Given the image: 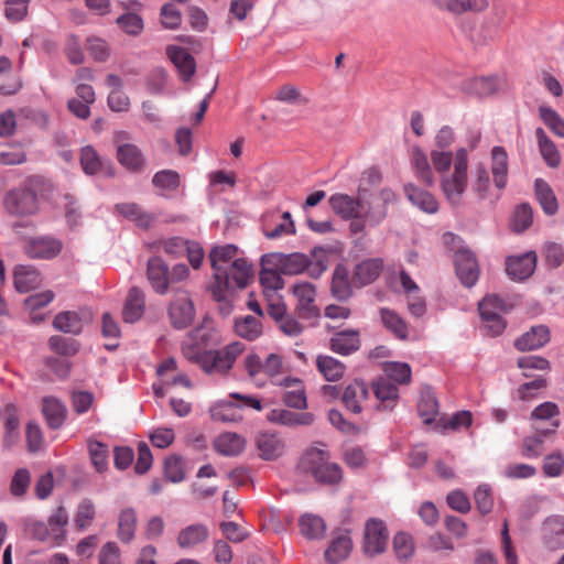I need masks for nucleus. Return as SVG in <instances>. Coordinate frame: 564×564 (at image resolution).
Masks as SVG:
<instances>
[{"label": "nucleus", "instance_id": "1", "mask_svg": "<svg viewBox=\"0 0 564 564\" xmlns=\"http://www.w3.org/2000/svg\"><path fill=\"white\" fill-rule=\"evenodd\" d=\"M397 200L395 193L389 188H381L372 193L359 187L356 196L344 193L333 194L329 206L333 212L344 220H350L349 229L354 235L364 234L366 227H378L388 216V207Z\"/></svg>", "mask_w": 564, "mask_h": 564}, {"label": "nucleus", "instance_id": "2", "mask_svg": "<svg viewBox=\"0 0 564 564\" xmlns=\"http://www.w3.org/2000/svg\"><path fill=\"white\" fill-rule=\"evenodd\" d=\"M238 248L235 245L215 247L209 253L215 284L212 292L217 301L226 299L230 289H243L252 275V265L243 258H237Z\"/></svg>", "mask_w": 564, "mask_h": 564}, {"label": "nucleus", "instance_id": "3", "mask_svg": "<svg viewBox=\"0 0 564 564\" xmlns=\"http://www.w3.org/2000/svg\"><path fill=\"white\" fill-rule=\"evenodd\" d=\"M454 161L455 154L449 150H432L430 159L419 147H414L411 152L414 175L426 186H433L435 183L433 171L442 176L449 172Z\"/></svg>", "mask_w": 564, "mask_h": 564}, {"label": "nucleus", "instance_id": "4", "mask_svg": "<svg viewBox=\"0 0 564 564\" xmlns=\"http://www.w3.org/2000/svg\"><path fill=\"white\" fill-rule=\"evenodd\" d=\"M299 468L302 473L310 475L314 480L322 485H337L343 479V469L330 460L329 453L312 447L302 456Z\"/></svg>", "mask_w": 564, "mask_h": 564}, {"label": "nucleus", "instance_id": "5", "mask_svg": "<svg viewBox=\"0 0 564 564\" xmlns=\"http://www.w3.org/2000/svg\"><path fill=\"white\" fill-rule=\"evenodd\" d=\"M468 152L459 148L455 152L454 170L441 176V188L447 200L458 206L467 188Z\"/></svg>", "mask_w": 564, "mask_h": 564}, {"label": "nucleus", "instance_id": "6", "mask_svg": "<svg viewBox=\"0 0 564 564\" xmlns=\"http://www.w3.org/2000/svg\"><path fill=\"white\" fill-rule=\"evenodd\" d=\"M243 349L242 343L234 341L221 349L204 351L200 367L207 373H226Z\"/></svg>", "mask_w": 564, "mask_h": 564}, {"label": "nucleus", "instance_id": "7", "mask_svg": "<svg viewBox=\"0 0 564 564\" xmlns=\"http://www.w3.org/2000/svg\"><path fill=\"white\" fill-rule=\"evenodd\" d=\"M231 399L240 401V403H234L232 401H219L215 403L209 412L214 421L235 423L242 420L241 408L249 406L258 411L261 410V402L259 399L243 395L237 392L230 394Z\"/></svg>", "mask_w": 564, "mask_h": 564}, {"label": "nucleus", "instance_id": "8", "mask_svg": "<svg viewBox=\"0 0 564 564\" xmlns=\"http://www.w3.org/2000/svg\"><path fill=\"white\" fill-rule=\"evenodd\" d=\"M479 314L485 322L487 334L499 336L506 328L502 314L508 311L507 304L496 294L487 295L478 305Z\"/></svg>", "mask_w": 564, "mask_h": 564}, {"label": "nucleus", "instance_id": "9", "mask_svg": "<svg viewBox=\"0 0 564 564\" xmlns=\"http://www.w3.org/2000/svg\"><path fill=\"white\" fill-rule=\"evenodd\" d=\"M172 325L177 329L186 328L195 317V307L188 293L177 290L169 307Z\"/></svg>", "mask_w": 564, "mask_h": 564}, {"label": "nucleus", "instance_id": "10", "mask_svg": "<svg viewBox=\"0 0 564 564\" xmlns=\"http://www.w3.org/2000/svg\"><path fill=\"white\" fill-rule=\"evenodd\" d=\"M4 207L11 215H32L37 210L36 194L29 188L11 191L6 195Z\"/></svg>", "mask_w": 564, "mask_h": 564}, {"label": "nucleus", "instance_id": "11", "mask_svg": "<svg viewBox=\"0 0 564 564\" xmlns=\"http://www.w3.org/2000/svg\"><path fill=\"white\" fill-rule=\"evenodd\" d=\"M388 532L381 520L369 519L365 525L364 552L373 556L382 553L387 547Z\"/></svg>", "mask_w": 564, "mask_h": 564}, {"label": "nucleus", "instance_id": "12", "mask_svg": "<svg viewBox=\"0 0 564 564\" xmlns=\"http://www.w3.org/2000/svg\"><path fill=\"white\" fill-rule=\"evenodd\" d=\"M91 319L93 313L87 308L65 311L54 317L53 326L62 333L78 335L82 333L84 326L89 324Z\"/></svg>", "mask_w": 564, "mask_h": 564}, {"label": "nucleus", "instance_id": "13", "mask_svg": "<svg viewBox=\"0 0 564 564\" xmlns=\"http://www.w3.org/2000/svg\"><path fill=\"white\" fill-rule=\"evenodd\" d=\"M263 262H272L283 274L296 275L310 267L311 258L299 252L290 254L272 253L263 256Z\"/></svg>", "mask_w": 564, "mask_h": 564}, {"label": "nucleus", "instance_id": "14", "mask_svg": "<svg viewBox=\"0 0 564 564\" xmlns=\"http://www.w3.org/2000/svg\"><path fill=\"white\" fill-rule=\"evenodd\" d=\"M456 274L462 284L467 288L475 285L479 278V268L475 254L468 249H459L455 252Z\"/></svg>", "mask_w": 564, "mask_h": 564}, {"label": "nucleus", "instance_id": "15", "mask_svg": "<svg viewBox=\"0 0 564 564\" xmlns=\"http://www.w3.org/2000/svg\"><path fill=\"white\" fill-rule=\"evenodd\" d=\"M63 248L62 241L51 236H40L28 240L24 251L30 258L51 259Z\"/></svg>", "mask_w": 564, "mask_h": 564}, {"label": "nucleus", "instance_id": "16", "mask_svg": "<svg viewBox=\"0 0 564 564\" xmlns=\"http://www.w3.org/2000/svg\"><path fill=\"white\" fill-rule=\"evenodd\" d=\"M536 256L534 252L529 251L521 256H510L506 261L507 274L517 281L528 279L535 270Z\"/></svg>", "mask_w": 564, "mask_h": 564}, {"label": "nucleus", "instance_id": "17", "mask_svg": "<svg viewBox=\"0 0 564 564\" xmlns=\"http://www.w3.org/2000/svg\"><path fill=\"white\" fill-rule=\"evenodd\" d=\"M256 446L259 455L264 460H273L283 455L285 443L283 438L271 432H261L256 437Z\"/></svg>", "mask_w": 564, "mask_h": 564}, {"label": "nucleus", "instance_id": "18", "mask_svg": "<svg viewBox=\"0 0 564 564\" xmlns=\"http://www.w3.org/2000/svg\"><path fill=\"white\" fill-rule=\"evenodd\" d=\"M113 215L121 216L143 229L150 228L154 221L153 214L143 210L137 203L116 204L113 206Z\"/></svg>", "mask_w": 564, "mask_h": 564}, {"label": "nucleus", "instance_id": "19", "mask_svg": "<svg viewBox=\"0 0 564 564\" xmlns=\"http://www.w3.org/2000/svg\"><path fill=\"white\" fill-rule=\"evenodd\" d=\"M209 538V530L203 523H194L185 527L178 532L176 542L182 550H193L206 542Z\"/></svg>", "mask_w": 564, "mask_h": 564}, {"label": "nucleus", "instance_id": "20", "mask_svg": "<svg viewBox=\"0 0 564 564\" xmlns=\"http://www.w3.org/2000/svg\"><path fill=\"white\" fill-rule=\"evenodd\" d=\"M147 272L154 291L159 294L166 293L170 283L167 264L160 257H152L148 261Z\"/></svg>", "mask_w": 564, "mask_h": 564}, {"label": "nucleus", "instance_id": "21", "mask_svg": "<svg viewBox=\"0 0 564 564\" xmlns=\"http://www.w3.org/2000/svg\"><path fill=\"white\" fill-rule=\"evenodd\" d=\"M14 288L20 293H28L40 286L42 279L33 265L19 264L13 270Z\"/></svg>", "mask_w": 564, "mask_h": 564}, {"label": "nucleus", "instance_id": "22", "mask_svg": "<svg viewBox=\"0 0 564 564\" xmlns=\"http://www.w3.org/2000/svg\"><path fill=\"white\" fill-rule=\"evenodd\" d=\"M166 53L177 68L181 78L184 82L189 80L196 69L194 57L185 48L178 46H169Z\"/></svg>", "mask_w": 564, "mask_h": 564}, {"label": "nucleus", "instance_id": "23", "mask_svg": "<svg viewBox=\"0 0 564 564\" xmlns=\"http://www.w3.org/2000/svg\"><path fill=\"white\" fill-rule=\"evenodd\" d=\"M550 340V330L544 325L531 327L529 332L516 339L514 346L521 351L534 350L543 347Z\"/></svg>", "mask_w": 564, "mask_h": 564}, {"label": "nucleus", "instance_id": "24", "mask_svg": "<svg viewBox=\"0 0 564 564\" xmlns=\"http://www.w3.org/2000/svg\"><path fill=\"white\" fill-rule=\"evenodd\" d=\"M508 153L503 147L491 149V173L498 189H503L508 182Z\"/></svg>", "mask_w": 564, "mask_h": 564}, {"label": "nucleus", "instance_id": "25", "mask_svg": "<svg viewBox=\"0 0 564 564\" xmlns=\"http://www.w3.org/2000/svg\"><path fill=\"white\" fill-rule=\"evenodd\" d=\"M42 413L46 420L48 427L52 430L59 429L67 414L65 404L54 397H45L42 400Z\"/></svg>", "mask_w": 564, "mask_h": 564}, {"label": "nucleus", "instance_id": "26", "mask_svg": "<svg viewBox=\"0 0 564 564\" xmlns=\"http://www.w3.org/2000/svg\"><path fill=\"white\" fill-rule=\"evenodd\" d=\"M382 325L395 338L406 340L409 338V325L395 311L382 307L379 311Z\"/></svg>", "mask_w": 564, "mask_h": 564}, {"label": "nucleus", "instance_id": "27", "mask_svg": "<svg viewBox=\"0 0 564 564\" xmlns=\"http://www.w3.org/2000/svg\"><path fill=\"white\" fill-rule=\"evenodd\" d=\"M368 388L365 382L355 380L346 387L341 400L345 406L354 413H360L362 403L367 400Z\"/></svg>", "mask_w": 564, "mask_h": 564}, {"label": "nucleus", "instance_id": "28", "mask_svg": "<svg viewBox=\"0 0 564 564\" xmlns=\"http://www.w3.org/2000/svg\"><path fill=\"white\" fill-rule=\"evenodd\" d=\"M145 307V300L143 292L138 288H131L126 299L122 317L127 323H134L139 321Z\"/></svg>", "mask_w": 564, "mask_h": 564}, {"label": "nucleus", "instance_id": "29", "mask_svg": "<svg viewBox=\"0 0 564 564\" xmlns=\"http://www.w3.org/2000/svg\"><path fill=\"white\" fill-rule=\"evenodd\" d=\"M269 420L285 426H307L314 422V415L310 412H293L286 409H274Z\"/></svg>", "mask_w": 564, "mask_h": 564}, {"label": "nucleus", "instance_id": "30", "mask_svg": "<svg viewBox=\"0 0 564 564\" xmlns=\"http://www.w3.org/2000/svg\"><path fill=\"white\" fill-rule=\"evenodd\" d=\"M543 541L547 549L555 550L564 545V518L551 517L543 524Z\"/></svg>", "mask_w": 564, "mask_h": 564}, {"label": "nucleus", "instance_id": "31", "mask_svg": "<svg viewBox=\"0 0 564 564\" xmlns=\"http://www.w3.org/2000/svg\"><path fill=\"white\" fill-rule=\"evenodd\" d=\"M137 524L135 510L132 507L121 509L118 514V539L124 544L131 543L135 535Z\"/></svg>", "mask_w": 564, "mask_h": 564}, {"label": "nucleus", "instance_id": "32", "mask_svg": "<svg viewBox=\"0 0 564 564\" xmlns=\"http://www.w3.org/2000/svg\"><path fill=\"white\" fill-rule=\"evenodd\" d=\"M433 3L438 9L453 14H462L467 11L481 12L489 6L487 0H433Z\"/></svg>", "mask_w": 564, "mask_h": 564}, {"label": "nucleus", "instance_id": "33", "mask_svg": "<svg viewBox=\"0 0 564 564\" xmlns=\"http://www.w3.org/2000/svg\"><path fill=\"white\" fill-rule=\"evenodd\" d=\"M360 347L359 333L357 330H343L336 333L330 339V348L340 355H349Z\"/></svg>", "mask_w": 564, "mask_h": 564}, {"label": "nucleus", "instance_id": "34", "mask_svg": "<svg viewBox=\"0 0 564 564\" xmlns=\"http://www.w3.org/2000/svg\"><path fill=\"white\" fill-rule=\"evenodd\" d=\"M404 192L408 199L421 210L427 214H434L437 212L438 203L431 193L423 191L413 184L406 185L404 187Z\"/></svg>", "mask_w": 564, "mask_h": 564}, {"label": "nucleus", "instance_id": "35", "mask_svg": "<svg viewBox=\"0 0 564 564\" xmlns=\"http://www.w3.org/2000/svg\"><path fill=\"white\" fill-rule=\"evenodd\" d=\"M332 295L338 301H347L352 295V289L349 282V273L346 267L338 264L333 273Z\"/></svg>", "mask_w": 564, "mask_h": 564}, {"label": "nucleus", "instance_id": "36", "mask_svg": "<svg viewBox=\"0 0 564 564\" xmlns=\"http://www.w3.org/2000/svg\"><path fill=\"white\" fill-rule=\"evenodd\" d=\"M540 153L549 167L555 169L561 163L560 152L554 142L546 135L542 128L535 129Z\"/></svg>", "mask_w": 564, "mask_h": 564}, {"label": "nucleus", "instance_id": "37", "mask_svg": "<svg viewBox=\"0 0 564 564\" xmlns=\"http://www.w3.org/2000/svg\"><path fill=\"white\" fill-rule=\"evenodd\" d=\"M551 429L540 430L535 427L536 434L533 436H528L523 440V455L527 457H538L543 452V438L547 435L555 432V430L560 426L558 420H553L551 422Z\"/></svg>", "mask_w": 564, "mask_h": 564}, {"label": "nucleus", "instance_id": "38", "mask_svg": "<svg viewBox=\"0 0 564 564\" xmlns=\"http://www.w3.org/2000/svg\"><path fill=\"white\" fill-rule=\"evenodd\" d=\"M214 447L224 456H237L245 448V440L236 433H223L215 440Z\"/></svg>", "mask_w": 564, "mask_h": 564}, {"label": "nucleus", "instance_id": "39", "mask_svg": "<svg viewBox=\"0 0 564 564\" xmlns=\"http://www.w3.org/2000/svg\"><path fill=\"white\" fill-rule=\"evenodd\" d=\"M235 332L243 339L256 340L262 334L261 318L252 315L236 317Z\"/></svg>", "mask_w": 564, "mask_h": 564}, {"label": "nucleus", "instance_id": "40", "mask_svg": "<svg viewBox=\"0 0 564 564\" xmlns=\"http://www.w3.org/2000/svg\"><path fill=\"white\" fill-rule=\"evenodd\" d=\"M382 260L380 259H368L355 268V280L359 283L360 286L368 285L372 283L382 271Z\"/></svg>", "mask_w": 564, "mask_h": 564}, {"label": "nucleus", "instance_id": "41", "mask_svg": "<svg viewBox=\"0 0 564 564\" xmlns=\"http://www.w3.org/2000/svg\"><path fill=\"white\" fill-rule=\"evenodd\" d=\"M117 158L119 162L132 172L140 171L144 165V158L140 149L130 143L122 144L118 148Z\"/></svg>", "mask_w": 564, "mask_h": 564}, {"label": "nucleus", "instance_id": "42", "mask_svg": "<svg viewBox=\"0 0 564 564\" xmlns=\"http://www.w3.org/2000/svg\"><path fill=\"white\" fill-rule=\"evenodd\" d=\"M535 196L542 209L547 215H554L558 209L557 199L551 186L542 178L534 182Z\"/></svg>", "mask_w": 564, "mask_h": 564}, {"label": "nucleus", "instance_id": "43", "mask_svg": "<svg viewBox=\"0 0 564 564\" xmlns=\"http://www.w3.org/2000/svg\"><path fill=\"white\" fill-rule=\"evenodd\" d=\"M351 547V539L348 535H339L325 551V558L330 564H337L349 555Z\"/></svg>", "mask_w": 564, "mask_h": 564}, {"label": "nucleus", "instance_id": "44", "mask_svg": "<svg viewBox=\"0 0 564 564\" xmlns=\"http://www.w3.org/2000/svg\"><path fill=\"white\" fill-rule=\"evenodd\" d=\"M68 523V513L63 506L56 508V510L48 517L47 525L50 527L53 541L59 545L65 539V527Z\"/></svg>", "mask_w": 564, "mask_h": 564}, {"label": "nucleus", "instance_id": "45", "mask_svg": "<svg viewBox=\"0 0 564 564\" xmlns=\"http://www.w3.org/2000/svg\"><path fill=\"white\" fill-rule=\"evenodd\" d=\"M300 527L302 534L310 540L322 539L326 530L324 520L314 514L302 516Z\"/></svg>", "mask_w": 564, "mask_h": 564}, {"label": "nucleus", "instance_id": "46", "mask_svg": "<svg viewBox=\"0 0 564 564\" xmlns=\"http://www.w3.org/2000/svg\"><path fill=\"white\" fill-rule=\"evenodd\" d=\"M316 366L327 381L339 380L345 371V366L330 356H319Z\"/></svg>", "mask_w": 564, "mask_h": 564}, {"label": "nucleus", "instance_id": "47", "mask_svg": "<svg viewBox=\"0 0 564 564\" xmlns=\"http://www.w3.org/2000/svg\"><path fill=\"white\" fill-rule=\"evenodd\" d=\"M417 412L425 424L434 422L438 413V401L432 391L426 390L422 392L417 403Z\"/></svg>", "mask_w": 564, "mask_h": 564}, {"label": "nucleus", "instance_id": "48", "mask_svg": "<svg viewBox=\"0 0 564 564\" xmlns=\"http://www.w3.org/2000/svg\"><path fill=\"white\" fill-rule=\"evenodd\" d=\"M122 32L130 36H139L144 30L143 19L135 12H124L116 20Z\"/></svg>", "mask_w": 564, "mask_h": 564}, {"label": "nucleus", "instance_id": "49", "mask_svg": "<svg viewBox=\"0 0 564 564\" xmlns=\"http://www.w3.org/2000/svg\"><path fill=\"white\" fill-rule=\"evenodd\" d=\"M268 262L262 261V270L260 272V283L263 286L265 295L270 292L274 293L284 286V281L281 278L280 270L267 268Z\"/></svg>", "mask_w": 564, "mask_h": 564}, {"label": "nucleus", "instance_id": "50", "mask_svg": "<svg viewBox=\"0 0 564 564\" xmlns=\"http://www.w3.org/2000/svg\"><path fill=\"white\" fill-rule=\"evenodd\" d=\"M384 378L395 384H406L411 380V368L405 362H389L384 367Z\"/></svg>", "mask_w": 564, "mask_h": 564}, {"label": "nucleus", "instance_id": "51", "mask_svg": "<svg viewBox=\"0 0 564 564\" xmlns=\"http://www.w3.org/2000/svg\"><path fill=\"white\" fill-rule=\"evenodd\" d=\"M50 348L63 356H74L79 349V344L76 339L54 335L48 339Z\"/></svg>", "mask_w": 564, "mask_h": 564}, {"label": "nucleus", "instance_id": "52", "mask_svg": "<svg viewBox=\"0 0 564 564\" xmlns=\"http://www.w3.org/2000/svg\"><path fill=\"white\" fill-rule=\"evenodd\" d=\"M467 89L479 97H487L497 91L498 80L495 77L474 78L468 83Z\"/></svg>", "mask_w": 564, "mask_h": 564}, {"label": "nucleus", "instance_id": "53", "mask_svg": "<svg viewBox=\"0 0 564 564\" xmlns=\"http://www.w3.org/2000/svg\"><path fill=\"white\" fill-rule=\"evenodd\" d=\"M88 451L91 463L98 473L107 468L108 447L98 441L88 442Z\"/></svg>", "mask_w": 564, "mask_h": 564}, {"label": "nucleus", "instance_id": "54", "mask_svg": "<svg viewBox=\"0 0 564 564\" xmlns=\"http://www.w3.org/2000/svg\"><path fill=\"white\" fill-rule=\"evenodd\" d=\"M539 113L542 121L555 133L556 135L564 138V119L550 107L541 106Z\"/></svg>", "mask_w": 564, "mask_h": 564}, {"label": "nucleus", "instance_id": "55", "mask_svg": "<svg viewBox=\"0 0 564 564\" xmlns=\"http://www.w3.org/2000/svg\"><path fill=\"white\" fill-rule=\"evenodd\" d=\"M376 397L381 401H394L399 398V389L395 383L381 377L373 382Z\"/></svg>", "mask_w": 564, "mask_h": 564}, {"label": "nucleus", "instance_id": "56", "mask_svg": "<svg viewBox=\"0 0 564 564\" xmlns=\"http://www.w3.org/2000/svg\"><path fill=\"white\" fill-rule=\"evenodd\" d=\"M393 550L399 560H408L414 554V543L411 535L400 532L393 539Z\"/></svg>", "mask_w": 564, "mask_h": 564}, {"label": "nucleus", "instance_id": "57", "mask_svg": "<svg viewBox=\"0 0 564 564\" xmlns=\"http://www.w3.org/2000/svg\"><path fill=\"white\" fill-rule=\"evenodd\" d=\"M86 48L97 62H105L110 56V47L106 40L98 36H89Z\"/></svg>", "mask_w": 564, "mask_h": 564}, {"label": "nucleus", "instance_id": "58", "mask_svg": "<svg viewBox=\"0 0 564 564\" xmlns=\"http://www.w3.org/2000/svg\"><path fill=\"white\" fill-rule=\"evenodd\" d=\"M473 191L476 192L480 198H484L490 187L489 172L484 164H477L474 170Z\"/></svg>", "mask_w": 564, "mask_h": 564}, {"label": "nucleus", "instance_id": "59", "mask_svg": "<svg viewBox=\"0 0 564 564\" xmlns=\"http://www.w3.org/2000/svg\"><path fill=\"white\" fill-rule=\"evenodd\" d=\"M95 505L90 499H84L78 505L75 523L79 530L86 529L95 518Z\"/></svg>", "mask_w": 564, "mask_h": 564}, {"label": "nucleus", "instance_id": "60", "mask_svg": "<svg viewBox=\"0 0 564 564\" xmlns=\"http://www.w3.org/2000/svg\"><path fill=\"white\" fill-rule=\"evenodd\" d=\"M160 15L161 23L165 29L175 30L181 25V11L172 3H165L162 6Z\"/></svg>", "mask_w": 564, "mask_h": 564}, {"label": "nucleus", "instance_id": "61", "mask_svg": "<svg viewBox=\"0 0 564 564\" xmlns=\"http://www.w3.org/2000/svg\"><path fill=\"white\" fill-rule=\"evenodd\" d=\"M80 164L86 174H96L100 167L101 162L94 148L85 147L80 152Z\"/></svg>", "mask_w": 564, "mask_h": 564}, {"label": "nucleus", "instance_id": "62", "mask_svg": "<svg viewBox=\"0 0 564 564\" xmlns=\"http://www.w3.org/2000/svg\"><path fill=\"white\" fill-rule=\"evenodd\" d=\"M477 509L481 514H488L491 512L494 507V499L491 496V489L488 485H480L477 487L474 494Z\"/></svg>", "mask_w": 564, "mask_h": 564}, {"label": "nucleus", "instance_id": "63", "mask_svg": "<svg viewBox=\"0 0 564 564\" xmlns=\"http://www.w3.org/2000/svg\"><path fill=\"white\" fill-rule=\"evenodd\" d=\"M152 183L163 189H175L180 184V175L172 170H162L154 174Z\"/></svg>", "mask_w": 564, "mask_h": 564}, {"label": "nucleus", "instance_id": "64", "mask_svg": "<svg viewBox=\"0 0 564 564\" xmlns=\"http://www.w3.org/2000/svg\"><path fill=\"white\" fill-rule=\"evenodd\" d=\"M30 481H31V475H30L29 470L25 468L18 469L14 473L12 480H11V485H10L11 494L15 497L23 496L29 488Z\"/></svg>", "mask_w": 564, "mask_h": 564}]
</instances>
